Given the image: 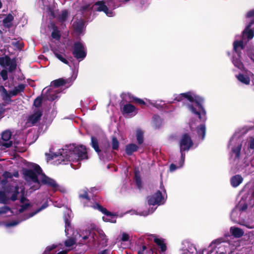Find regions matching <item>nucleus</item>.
Masks as SVG:
<instances>
[{"label": "nucleus", "mask_w": 254, "mask_h": 254, "mask_svg": "<svg viewBox=\"0 0 254 254\" xmlns=\"http://www.w3.org/2000/svg\"><path fill=\"white\" fill-rule=\"evenodd\" d=\"M185 98L190 103L187 105L189 110L193 114L197 115L201 119V115H205V111L202 105L204 100L201 97L193 94L191 92L184 93Z\"/></svg>", "instance_id": "obj_1"}, {"label": "nucleus", "mask_w": 254, "mask_h": 254, "mask_svg": "<svg viewBox=\"0 0 254 254\" xmlns=\"http://www.w3.org/2000/svg\"><path fill=\"white\" fill-rule=\"evenodd\" d=\"M31 167L33 170L23 168L22 170V174L23 178L27 181H32L33 183L40 184V181L38 178V175L42 174V170L40 166L36 163H32Z\"/></svg>", "instance_id": "obj_2"}, {"label": "nucleus", "mask_w": 254, "mask_h": 254, "mask_svg": "<svg viewBox=\"0 0 254 254\" xmlns=\"http://www.w3.org/2000/svg\"><path fill=\"white\" fill-rule=\"evenodd\" d=\"M72 54L76 59L83 60L86 56V52L83 44L80 41L74 42L73 46Z\"/></svg>", "instance_id": "obj_3"}, {"label": "nucleus", "mask_w": 254, "mask_h": 254, "mask_svg": "<svg viewBox=\"0 0 254 254\" xmlns=\"http://www.w3.org/2000/svg\"><path fill=\"white\" fill-rule=\"evenodd\" d=\"M0 65L2 67L9 66L8 71L12 72L16 69V59H11L8 56L0 57Z\"/></svg>", "instance_id": "obj_4"}, {"label": "nucleus", "mask_w": 254, "mask_h": 254, "mask_svg": "<svg viewBox=\"0 0 254 254\" xmlns=\"http://www.w3.org/2000/svg\"><path fill=\"white\" fill-rule=\"evenodd\" d=\"M72 154L75 156L74 159L76 162L88 159L86 148L83 145L75 147Z\"/></svg>", "instance_id": "obj_5"}, {"label": "nucleus", "mask_w": 254, "mask_h": 254, "mask_svg": "<svg viewBox=\"0 0 254 254\" xmlns=\"http://www.w3.org/2000/svg\"><path fill=\"white\" fill-rule=\"evenodd\" d=\"M193 144V141L189 134L184 133L182 135L179 141L180 151H188Z\"/></svg>", "instance_id": "obj_6"}, {"label": "nucleus", "mask_w": 254, "mask_h": 254, "mask_svg": "<svg viewBox=\"0 0 254 254\" xmlns=\"http://www.w3.org/2000/svg\"><path fill=\"white\" fill-rule=\"evenodd\" d=\"M247 18H251V19H250L251 22L243 31V34L244 36H247L249 40H250L252 39L254 36V31L250 29L251 25L254 24V10H251L247 13Z\"/></svg>", "instance_id": "obj_7"}, {"label": "nucleus", "mask_w": 254, "mask_h": 254, "mask_svg": "<svg viewBox=\"0 0 254 254\" xmlns=\"http://www.w3.org/2000/svg\"><path fill=\"white\" fill-rule=\"evenodd\" d=\"M87 189L81 190L78 194V198L84 207L92 206V202L90 196L88 194Z\"/></svg>", "instance_id": "obj_8"}, {"label": "nucleus", "mask_w": 254, "mask_h": 254, "mask_svg": "<svg viewBox=\"0 0 254 254\" xmlns=\"http://www.w3.org/2000/svg\"><path fill=\"white\" fill-rule=\"evenodd\" d=\"M163 199V196L160 190H158L152 195L147 197L148 204L149 205H160Z\"/></svg>", "instance_id": "obj_9"}, {"label": "nucleus", "mask_w": 254, "mask_h": 254, "mask_svg": "<svg viewBox=\"0 0 254 254\" xmlns=\"http://www.w3.org/2000/svg\"><path fill=\"white\" fill-rule=\"evenodd\" d=\"M41 175L42 179L41 182L42 184L46 185L48 186L51 187L55 191L58 190L59 186L55 180L48 177L43 172Z\"/></svg>", "instance_id": "obj_10"}, {"label": "nucleus", "mask_w": 254, "mask_h": 254, "mask_svg": "<svg viewBox=\"0 0 254 254\" xmlns=\"http://www.w3.org/2000/svg\"><path fill=\"white\" fill-rule=\"evenodd\" d=\"M11 132L9 130H5L1 133V140L0 145L6 148L10 147L12 145V141L10 140Z\"/></svg>", "instance_id": "obj_11"}, {"label": "nucleus", "mask_w": 254, "mask_h": 254, "mask_svg": "<svg viewBox=\"0 0 254 254\" xmlns=\"http://www.w3.org/2000/svg\"><path fill=\"white\" fill-rule=\"evenodd\" d=\"M43 110L42 109H37L34 111L33 114L29 116L28 122L31 123L32 126H34L41 120Z\"/></svg>", "instance_id": "obj_12"}, {"label": "nucleus", "mask_w": 254, "mask_h": 254, "mask_svg": "<svg viewBox=\"0 0 254 254\" xmlns=\"http://www.w3.org/2000/svg\"><path fill=\"white\" fill-rule=\"evenodd\" d=\"M95 6H97V8L96 10L98 11H103L106 13L108 16H113V12L112 10H109L108 7L106 5L105 2L103 0H99L96 1L95 4Z\"/></svg>", "instance_id": "obj_13"}, {"label": "nucleus", "mask_w": 254, "mask_h": 254, "mask_svg": "<svg viewBox=\"0 0 254 254\" xmlns=\"http://www.w3.org/2000/svg\"><path fill=\"white\" fill-rule=\"evenodd\" d=\"M121 111L123 115L125 114L132 115L133 113H134L133 115H135L137 113L135 107L129 103L124 105L123 108H121Z\"/></svg>", "instance_id": "obj_14"}, {"label": "nucleus", "mask_w": 254, "mask_h": 254, "mask_svg": "<svg viewBox=\"0 0 254 254\" xmlns=\"http://www.w3.org/2000/svg\"><path fill=\"white\" fill-rule=\"evenodd\" d=\"M90 207H93L95 209L98 210L99 211L101 212L103 214L107 216H115L117 215L108 211L106 208L103 207L98 203H95L94 204L92 203V206Z\"/></svg>", "instance_id": "obj_15"}, {"label": "nucleus", "mask_w": 254, "mask_h": 254, "mask_svg": "<svg viewBox=\"0 0 254 254\" xmlns=\"http://www.w3.org/2000/svg\"><path fill=\"white\" fill-rule=\"evenodd\" d=\"M98 236L97 237L98 242L100 245L106 246L107 245L108 239L104 232L102 230L98 231Z\"/></svg>", "instance_id": "obj_16"}, {"label": "nucleus", "mask_w": 254, "mask_h": 254, "mask_svg": "<svg viewBox=\"0 0 254 254\" xmlns=\"http://www.w3.org/2000/svg\"><path fill=\"white\" fill-rule=\"evenodd\" d=\"M139 147L135 144L129 143L126 146L125 151L128 156H131L133 152L138 150Z\"/></svg>", "instance_id": "obj_17"}, {"label": "nucleus", "mask_w": 254, "mask_h": 254, "mask_svg": "<svg viewBox=\"0 0 254 254\" xmlns=\"http://www.w3.org/2000/svg\"><path fill=\"white\" fill-rule=\"evenodd\" d=\"M14 19L13 16L11 14H8L3 20V26L6 28H10L12 27V21Z\"/></svg>", "instance_id": "obj_18"}, {"label": "nucleus", "mask_w": 254, "mask_h": 254, "mask_svg": "<svg viewBox=\"0 0 254 254\" xmlns=\"http://www.w3.org/2000/svg\"><path fill=\"white\" fill-rule=\"evenodd\" d=\"M3 92L0 94V96L2 98V99L6 104H10L11 102V97L12 96L10 94V91L8 93L6 89H4Z\"/></svg>", "instance_id": "obj_19"}, {"label": "nucleus", "mask_w": 254, "mask_h": 254, "mask_svg": "<svg viewBox=\"0 0 254 254\" xmlns=\"http://www.w3.org/2000/svg\"><path fill=\"white\" fill-rule=\"evenodd\" d=\"M152 125L154 129L160 128L161 125V119L159 116L154 115L152 119Z\"/></svg>", "instance_id": "obj_20"}, {"label": "nucleus", "mask_w": 254, "mask_h": 254, "mask_svg": "<svg viewBox=\"0 0 254 254\" xmlns=\"http://www.w3.org/2000/svg\"><path fill=\"white\" fill-rule=\"evenodd\" d=\"M205 130L206 128L204 124H201L197 126L196 128V132L198 137L200 138L202 140L204 139Z\"/></svg>", "instance_id": "obj_21"}, {"label": "nucleus", "mask_w": 254, "mask_h": 254, "mask_svg": "<svg viewBox=\"0 0 254 254\" xmlns=\"http://www.w3.org/2000/svg\"><path fill=\"white\" fill-rule=\"evenodd\" d=\"M230 232L232 235L236 238H240L244 234V232L241 229L237 227H231Z\"/></svg>", "instance_id": "obj_22"}, {"label": "nucleus", "mask_w": 254, "mask_h": 254, "mask_svg": "<svg viewBox=\"0 0 254 254\" xmlns=\"http://www.w3.org/2000/svg\"><path fill=\"white\" fill-rule=\"evenodd\" d=\"M25 85L23 84H19L17 86L14 87V89L10 91V94L12 96H16L19 93L23 92Z\"/></svg>", "instance_id": "obj_23"}, {"label": "nucleus", "mask_w": 254, "mask_h": 254, "mask_svg": "<svg viewBox=\"0 0 254 254\" xmlns=\"http://www.w3.org/2000/svg\"><path fill=\"white\" fill-rule=\"evenodd\" d=\"M91 145L94 150L98 154L101 152V150L99 146L98 140L97 138L93 136L91 137Z\"/></svg>", "instance_id": "obj_24"}, {"label": "nucleus", "mask_w": 254, "mask_h": 254, "mask_svg": "<svg viewBox=\"0 0 254 254\" xmlns=\"http://www.w3.org/2000/svg\"><path fill=\"white\" fill-rule=\"evenodd\" d=\"M243 181V178L241 176L236 175L232 177L231 179V183L233 187H237Z\"/></svg>", "instance_id": "obj_25"}, {"label": "nucleus", "mask_w": 254, "mask_h": 254, "mask_svg": "<svg viewBox=\"0 0 254 254\" xmlns=\"http://www.w3.org/2000/svg\"><path fill=\"white\" fill-rule=\"evenodd\" d=\"M67 83V80H65L63 78H60L58 79L53 80L51 84L53 86L58 88L61 86H63Z\"/></svg>", "instance_id": "obj_26"}, {"label": "nucleus", "mask_w": 254, "mask_h": 254, "mask_svg": "<svg viewBox=\"0 0 254 254\" xmlns=\"http://www.w3.org/2000/svg\"><path fill=\"white\" fill-rule=\"evenodd\" d=\"M74 30L76 32L78 33H81L84 26V22L82 20H79L75 22L73 24Z\"/></svg>", "instance_id": "obj_27"}, {"label": "nucleus", "mask_w": 254, "mask_h": 254, "mask_svg": "<svg viewBox=\"0 0 254 254\" xmlns=\"http://www.w3.org/2000/svg\"><path fill=\"white\" fill-rule=\"evenodd\" d=\"M154 242L160 247L162 252L166 251L167 247L163 239L155 237Z\"/></svg>", "instance_id": "obj_28"}, {"label": "nucleus", "mask_w": 254, "mask_h": 254, "mask_svg": "<svg viewBox=\"0 0 254 254\" xmlns=\"http://www.w3.org/2000/svg\"><path fill=\"white\" fill-rule=\"evenodd\" d=\"M68 12L67 10L64 9L62 11L61 14H59L57 17V20L60 22H64L65 21L68 17Z\"/></svg>", "instance_id": "obj_29"}, {"label": "nucleus", "mask_w": 254, "mask_h": 254, "mask_svg": "<svg viewBox=\"0 0 254 254\" xmlns=\"http://www.w3.org/2000/svg\"><path fill=\"white\" fill-rule=\"evenodd\" d=\"M134 180L137 188L140 190L142 187V181L138 171H135L134 173Z\"/></svg>", "instance_id": "obj_30"}, {"label": "nucleus", "mask_w": 254, "mask_h": 254, "mask_svg": "<svg viewBox=\"0 0 254 254\" xmlns=\"http://www.w3.org/2000/svg\"><path fill=\"white\" fill-rule=\"evenodd\" d=\"M51 36L53 39L57 40H59L61 37L60 31L55 25L53 26V31L51 33Z\"/></svg>", "instance_id": "obj_31"}, {"label": "nucleus", "mask_w": 254, "mask_h": 254, "mask_svg": "<svg viewBox=\"0 0 254 254\" xmlns=\"http://www.w3.org/2000/svg\"><path fill=\"white\" fill-rule=\"evenodd\" d=\"M48 202H44L42 205L39 208L37 209L35 211L32 212L30 213H29L28 216L27 217V218H29L30 217H33L35 214L41 211V210H43L44 209L46 208L48 206Z\"/></svg>", "instance_id": "obj_32"}, {"label": "nucleus", "mask_w": 254, "mask_h": 254, "mask_svg": "<svg viewBox=\"0 0 254 254\" xmlns=\"http://www.w3.org/2000/svg\"><path fill=\"white\" fill-rule=\"evenodd\" d=\"M237 77L238 79L242 83H243L245 84H249L250 79L248 76L243 74H240L237 76Z\"/></svg>", "instance_id": "obj_33"}, {"label": "nucleus", "mask_w": 254, "mask_h": 254, "mask_svg": "<svg viewBox=\"0 0 254 254\" xmlns=\"http://www.w3.org/2000/svg\"><path fill=\"white\" fill-rule=\"evenodd\" d=\"M8 200L9 198L6 196L5 193L4 191H0V203L7 204Z\"/></svg>", "instance_id": "obj_34"}, {"label": "nucleus", "mask_w": 254, "mask_h": 254, "mask_svg": "<svg viewBox=\"0 0 254 254\" xmlns=\"http://www.w3.org/2000/svg\"><path fill=\"white\" fill-rule=\"evenodd\" d=\"M54 55L56 56L57 58H58L60 61H61L63 63L68 65L69 62L68 61L65 59L63 54H61L60 53H59L58 52H55Z\"/></svg>", "instance_id": "obj_35"}, {"label": "nucleus", "mask_w": 254, "mask_h": 254, "mask_svg": "<svg viewBox=\"0 0 254 254\" xmlns=\"http://www.w3.org/2000/svg\"><path fill=\"white\" fill-rule=\"evenodd\" d=\"M112 147L113 150H118L119 148V142L116 136L112 138Z\"/></svg>", "instance_id": "obj_36"}, {"label": "nucleus", "mask_w": 254, "mask_h": 254, "mask_svg": "<svg viewBox=\"0 0 254 254\" xmlns=\"http://www.w3.org/2000/svg\"><path fill=\"white\" fill-rule=\"evenodd\" d=\"M43 98L42 96H38L34 101L33 106L36 108H39L42 106Z\"/></svg>", "instance_id": "obj_37"}, {"label": "nucleus", "mask_w": 254, "mask_h": 254, "mask_svg": "<svg viewBox=\"0 0 254 254\" xmlns=\"http://www.w3.org/2000/svg\"><path fill=\"white\" fill-rule=\"evenodd\" d=\"M136 139L138 144H141L144 141L143 133L142 131L139 130L136 133Z\"/></svg>", "instance_id": "obj_38"}, {"label": "nucleus", "mask_w": 254, "mask_h": 254, "mask_svg": "<svg viewBox=\"0 0 254 254\" xmlns=\"http://www.w3.org/2000/svg\"><path fill=\"white\" fill-rule=\"evenodd\" d=\"M5 105L4 103H0V120L4 117L5 111L10 109V108H5Z\"/></svg>", "instance_id": "obj_39"}, {"label": "nucleus", "mask_w": 254, "mask_h": 254, "mask_svg": "<svg viewBox=\"0 0 254 254\" xmlns=\"http://www.w3.org/2000/svg\"><path fill=\"white\" fill-rule=\"evenodd\" d=\"M19 187L18 186L15 187L14 191L11 196L10 199L12 201H15L17 199V195L19 194Z\"/></svg>", "instance_id": "obj_40"}, {"label": "nucleus", "mask_w": 254, "mask_h": 254, "mask_svg": "<svg viewBox=\"0 0 254 254\" xmlns=\"http://www.w3.org/2000/svg\"><path fill=\"white\" fill-rule=\"evenodd\" d=\"M241 149V144L240 143H238L236 148L232 149L233 153L235 154L236 158L239 157Z\"/></svg>", "instance_id": "obj_41"}, {"label": "nucleus", "mask_w": 254, "mask_h": 254, "mask_svg": "<svg viewBox=\"0 0 254 254\" xmlns=\"http://www.w3.org/2000/svg\"><path fill=\"white\" fill-rule=\"evenodd\" d=\"M69 216H65L64 221L65 223V232L66 233L68 231V228L70 227V222L68 219Z\"/></svg>", "instance_id": "obj_42"}, {"label": "nucleus", "mask_w": 254, "mask_h": 254, "mask_svg": "<svg viewBox=\"0 0 254 254\" xmlns=\"http://www.w3.org/2000/svg\"><path fill=\"white\" fill-rule=\"evenodd\" d=\"M75 244V241L73 238H70L64 242V245L66 247H70Z\"/></svg>", "instance_id": "obj_43"}, {"label": "nucleus", "mask_w": 254, "mask_h": 254, "mask_svg": "<svg viewBox=\"0 0 254 254\" xmlns=\"http://www.w3.org/2000/svg\"><path fill=\"white\" fill-rule=\"evenodd\" d=\"M57 245L55 244H53L52 246H48L43 254H47V253L51 252L52 250L57 248Z\"/></svg>", "instance_id": "obj_44"}, {"label": "nucleus", "mask_w": 254, "mask_h": 254, "mask_svg": "<svg viewBox=\"0 0 254 254\" xmlns=\"http://www.w3.org/2000/svg\"><path fill=\"white\" fill-rule=\"evenodd\" d=\"M238 47H241L242 49L243 48V42L235 41L234 43V50L237 51V49Z\"/></svg>", "instance_id": "obj_45"}, {"label": "nucleus", "mask_w": 254, "mask_h": 254, "mask_svg": "<svg viewBox=\"0 0 254 254\" xmlns=\"http://www.w3.org/2000/svg\"><path fill=\"white\" fill-rule=\"evenodd\" d=\"M233 62L235 66L237 67L239 69H243V65L239 60L236 59L235 60H233Z\"/></svg>", "instance_id": "obj_46"}, {"label": "nucleus", "mask_w": 254, "mask_h": 254, "mask_svg": "<svg viewBox=\"0 0 254 254\" xmlns=\"http://www.w3.org/2000/svg\"><path fill=\"white\" fill-rule=\"evenodd\" d=\"M185 151H180L181 156V160L179 162V167H182L183 166L185 158V153H184Z\"/></svg>", "instance_id": "obj_47"}, {"label": "nucleus", "mask_w": 254, "mask_h": 254, "mask_svg": "<svg viewBox=\"0 0 254 254\" xmlns=\"http://www.w3.org/2000/svg\"><path fill=\"white\" fill-rule=\"evenodd\" d=\"M10 210V208L7 206H4L0 208V214H5Z\"/></svg>", "instance_id": "obj_48"}, {"label": "nucleus", "mask_w": 254, "mask_h": 254, "mask_svg": "<svg viewBox=\"0 0 254 254\" xmlns=\"http://www.w3.org/2000/svg\"><path fill=\"white\" fill-rule=\"evenodd\" d=\"M135 100V103H137L138 105H140L142 108L143 107L146 105L145 102L141 99L138 98L136 97V99H134Z\"/></svg>", "instance_id": "obj_49"}, {"label": "nucleus", "mask_w": 254, "mask_h": 254, "mask_svg": "<svg viewBox=\"0 0 254 254\" xmlns=\"http://www.w3.org/2000/svg\"><path fill=\"white\" fill-rule=\"evenodd\" d=\"M30 206V204L25 203V204H23L21 205L20 208L19 209L18 211L20 213L23 212L25 210H26L28 207Z\"/></svg>", "instance_id": "obj_50"}, {"label": "nucleus", "mask_w": 254, "mask_h": 254, "mask_svg": "<svg viewBox=\"0 0 254 254\" xmlns=\"http://www.w3.org/2000/svg\"><path fill=\"white\" fill-rule=\"evenodd\" d=\"M125 96L127 98L128 101L126 100V102H134L135 100L134 99H136V97L133 96L132 94L130 93H127V94H126Z\"/></svg>", "instance_id": "obj_51"}, {"label": "nucleus", "mask_w": 254, "mask_h": 254, "mask_svg": "<svg viewBox=\"0 0 254 254\" xmlns=\"http://www.w3.org/2000/svg\"><path fill=\"white\" fill-rule=\"evenodd\" d=\"M0 75L2 77V79L5 81L7 79V71L5 69H2L0 72Z\"/></svg>", "instance_id": "obj_52"}, {"label": "nucleus", "mask_w": 254, "mask_h": 254, "mask_svg": "<svg viewBox=\"0 0 254 254\" xmlns=\"http://www.w3.org/2000/svg\"><path fill=\"white\" fill-rule=\"evenodd\" d=\"M45 155L47 156V159L48 160H53L57 156V155L55 153H46Z\"/></svg>", "instance_id": "obj_53"}, {"label": "nucleus", "mask_w": 254, "mask_h": 254, "mask_svg": "<svg viewBox=\"0 0 254 254\" xmlns=\"http://www.w3.org/2000/svg\"><path fill=\"white\" fill-rule=\"evenodd\" d=\"M129 238L128 234L126 233H123L122 234V237L121 238V240L123 242H127L128 241Z\"/></svg>", "instance_id": "obj_54"}, {"label": "nucleus", "mask_w": 254, "mask_h": 254, "mask_svg": "<svg viewBox=\"0 0 254 254\" xmlns=\"http://www.w3.org/2000/svg\"><path fill=\"white\" fill-rule=\"evenodd\" d=\"M2 176L3 178H4L6 180L7 179H11L13 177V175H12V174L8 171H5L3 172L2 174Z\"/></svg>", "instance_id": "obj_55"}, {"label": "nucleus", "mask_w": 254, "mask_h": 254, "mask_svg": "<svg viewBox=\"0 0 254 254\" xmlns=\"http://www.w3.org/2000/svg\"><path fill=\"white\" fill-rule=\"evenodd\" d=\"M185 98L184 93L178 95L174 99V101L180 102Z\"/></svg>", "instance_id": "obj_56"}, {"label": "nucleus", "mask_w": 254, "mask_h": 254, "mask_svg": "<svg viewBox=\"0 0 254 254\" xmlns=\"http://www.w3.org/2000/svg\"><path fill=\"white\" fill-rule=\"evenodd\" d=\"M20 192L21 193V197L20 198V201L21 203H23L27 200V198L24 196V189H22Z\"/></svg>", "instance_id": "obj_57"}, {"label": "nucleus", "mask_w": 254, "mask_h": 254, "mask_svg": "<svg viewBox=\"0 0 254 254\" xmlns=\"http://www.w3.org/2000/svg\"><path fill=\"white\" fill-rule=\"evenodd\" d=\"M109 7H114L115 8L117 6H118L117 5L115 4V0H110L108 3Z\"/></svg>", "instance_id": "obj_58"}, {"label": "nucleus", "mask_w": 254, "mask_h": 254, "mask_svg": "<svg viewBox=\"0 0 254 254\" xmlns=\"http://www.w3.org/2000/svg\"><path fill=\"white\" fill-rule=\"evenodd\" d=\"M178 168H180L179 166V167H177L176 165L173 163H172L170 165V168H169V170L171 172H174Z\"/></svg>", "instance_id": "obj_59"}, {"label": "nucleus", "mask_w": 254, "mask_h": 254, "mask_svg": "<svg viewBox=\"0 0 254 254\" xmlns=\"http://www.w3.org/2000/svg\"><path fill=\"white\" fill-rule=\"evenodd\" d=\"M249 147L251 149H254V138H251L249 143Z\"/></svg>", "instance_id": "obj_60"}, {"label": "nucleus", "mask_w": 254, "mask_h": 254, "mask_svg": "<svg viewBox=\"0 0 254 254\" xmlns=\"http://www.w3.org/2000/svg\"><path fill=\"white\" fill-rule=\"evenodd\" d=\"M102 219H103V221L105 222H110L114 223L116 222V220H112V219L110 220L109 219L105 218V217H103Z\"/></svg>", "instance_id": "obj_61"}, {"label": "nucleus", "mask_w": 254, "mask_h": 254, "mask_svg": "<svg viewBox=\"0 0 254 254\" xmlns=\"http://www.w3.org/2000/svg\"><path fill=\"white\" fill-rule=\"evenodd\" d=\"M108 250L106 249L98 253V254H108Z\"/></svg>", "instance_id": "obj_62"}, {"label": "nucleus", "mask_w": 254, "mask_h": 254, "mask_svg": "<svg viewBox=\"0 0 254 254\" xmlns=\"http://www.w3.org/2000/svg\"><path fill=\"white\" fill-rule=\"evenodd\" d=\"M12 175H13V177H15L16 178H18L19 177V173L18 171H16L14 172L13 174H12Z\"/></svg>", "instance_id": "obj_63"}, {"label": "nucleus", "mask_w": 254, "mask_h": 254, "mask_svg": "<svg viewBox=\"0 0 254 254\" xmlns=\"http://www.w3.org/2000/svg\"><path fill=\"white\" fill-rule=\"evenodd\" d=\"M4 89H6L2 85H0V94L2 93V92H3V91Z\"/></svg>", "instance_id": "obj_64"}]
</instances>
